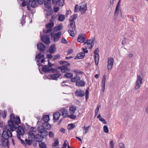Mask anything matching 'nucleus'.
<instances>
[{
  "label": "nucleus",
  "instance_id": "obj_1",
  "mask_svg": "<svg viewBox=\"0 0 148 148\" xmlns=\"http://www.w3.org/2000/svg\"><path fill=\"white\" fill-rule=\"evenodd\" d=\"M6 130L3 131L1 137V143L3 146H8L9 144V141L8 140L9 137L12 136V131H14L16 129L14 127L9 126V125H6L5 126Z\"/></svg>",
  "mask_w": 148,
  "mask_h": 148
},
{
  "label": "nucleus",
  "instance_id": "obj_2",
  "mask_svg": "<svg viewBox=\"0 0 148 148\" xmlns=\"http://www.w3.org/2000/svg\"><path fill=\"white\" fill-rule=\"evenodd\" d=\"M10 120L8 121V124L9 126L12 127H14L16 129L19 126L18 124L21 123L20 118L18 116H16L15 117L14 115L11 114L10 115Z\"/></svg>",
  "mask_w": 148,
  "mask_h": 148
},
{
  "label": "nucleus",
  "instance_id": "obj_3",
  "mask_svg": "<svg viewBox=\"0 0 148 148\" xmlns=\"http://www.w3.org/2000/svg\"><path fill=\"white\" fill-rule=\"evenodd\" d=\"M70 23L68 26V27L70 29L68 30L69 33L70 35L73 37L74 36V32H76V26L75 21H69Z\"/></svg>",
  "mask_w": 148,
  "mask_h": 148
},
{
  "label": "nucleus",
  "instance_id": "obj_4",
  "mask_svg": "<svg viewBox=\"0 0 148 148\" xmlns=\"http://www.w3.org/2000/svg\"><path fill=\"white\" fill-rule=\"evenodd\" d=\"M37 131L38 133L43 136H46L48 134V132L41 125H38L37 128Z\"/></svg>",
  "mask_w": 148,
  "mask_h": 148
},
{
  "label": "nucleus",
  "instance_id": "obj_5",
  "mask_svg": "<svg viewBox=\"0 0 148 148\" xmlns=\"http://www.w3.org/2000/svg\"><path fill=\"white\" fill-rule=\"evenodd\" d=\"M95 38H93L88 40L85 42L84 45H86V47L88 49H91L92 48L95 43Z\"/></svg>",
  "mask_w": 148,
  "mask_h": 148
},
{
  "label": "nucleus",
  "instance_id": "obj_6",
  "mask_svg": "<svg viewBox=\"0 0 148 148\" xmlns=\"http://www.w3.org/2000/svg\"><path fill=\"white\" fill-rule=\"evenodd\" d=\"M48 64H49V66H47V65H44L43 66L42 68V71L45 72L46 73H49L51 71H52L53 72H55L56 70L54 69H51L49 68L51 66V65H53V64H51L50 63L49 60H48Z\"/></svg>",
  "mask_w": 148,
  "mask_h": 148
},
{
  "label": "nucleus",
  "instance_id": "obj_7",
  "mask_svg": "<svg viewBox=\"0 0 148 148\" xmlns=\"http://www.w3.org/2000/svg\"><path fill=\"white\" fill-rule=\"evenodd\" d=\"M61 35V32H59L56 33L54 32L51 33V38H53L54 41L55 42H57L60 39Z\"/></svg>",
  "mask_w": 148,
  "mask_h": 148
},
{
  "label": "nucleus",
  "instance_id": "obj_8",
  "mask_svg": "<svg viewBox=\"0 0 148 148\" xmlns=\"http://www.w3.org/2000/svg\"><path fill=\"white\" fill-rule=\"evenodd\" d=\"M143 79L139 75H137V80L135 86V89L136 90L138 89L140 87L142 83Z\"/></svg>",
  "mask_w": 148,
  "mask_h": 148
},
{
  "label": "nucleus",
  "instance_id": "obj_9",
  "mask_svg": "<svg viewBox=\"0 0 148 148\" xmlns=\"http://www.w3.org/2000/svg\"><path fill=\"white\" fill-rule=\"evenodd\" d=\"M54 24L53 22L51 23H48L46 25V27L47 30H43V33L48 34L52 30V29L54 26Z\"/></svg>",
  "mask_w": 148,
  "mask_h": 148
},
{
  "label": "nucleus",
  "instance_id": "obj_10",
  "mask_svg": "<svg viewBox=\"0 0 148 148\" xmlns=\"http://www.w3.org/2000/svg\"><path fill=\"white\" fill-rule=\"evenodd\" d=\"M18 130L17 132V137L18 139L20 140L21 139L20 135H23L24 133V130L23 127L21 126H19L18 127Z\"/></svg>",
  "mask_w": 148,
  "mask_h": 148
},
{
  "label": "nucleus",
  "instance_id": "obj_11",
  "mask_svg": "<svg viewBox=\"0 0 148 148\" xmlns=\"http://www.w3.org/2000/svg\"><path fill=\"white\" fill-rule=\"evenodd\" d=\"M99 51L98 48L96 49L94 52V59L95 60V62L96 65H97L99 61Z\"/></svg>",
  "mask_w": 148,
  "mask_h": 148
},
{
  "label": "nucleus",
  "instance_id": "obj_12",
  "mask_svg": "<svg viewBox=\"0 0 148 148\" xmlns=\"http://www.w3.org/2000/svg\"><path fill=\"white\" fill-rule=\"evenodd\" d=\"M80 6L79 10L81 12L82 14H84L87 10V4L85 2H82Z\"/></svg>",
  "mask_w": 148,
  "mask_h": 148
},
{
  "label": "nucleus",
  "instance_id": "obj_13",
  "mask_svg": "<svg viewBox=\"0 0 148 148\" xmlns=\"http://www.w3.org/2000/svg\"><path fill=\"white\" fill-rule=\"evenodd\" d=\"M48 122H42V120L41 119L40 121H38L37 123H42L41 125L44 128L47 130H49L51 128V125L48 123Z\"/></svg>",
  "mask_w": 148,
  "mask_h": 148
},
{
  "label": "nucleus",
  "instance_id": "obj_14",
  "mask_svg": "<svg viewBox=\"0 0 148 148\" xmlns=\"http://www.w3.org/2000/svg\"><path fill=\"white\" fill-rule=\"evenodd\" d=\"M42 40L43 42L46 44H49L50 41L49 36L47 35H44L41 37Z\"/></svg>",
  "mask_w": 148,
  "mask_h": 148
},
{
  "label": "nucleus",
  "instance_id": "obj_15",
  "mask_svg": "<svg viewBox=\"0 0 148 148\" xmlns=\"http://www.w3.org/2000/svg\"><path fill=\"white\" fill-rule=\"evenodd\" d=\"M114 60L112 58H108L107 68L108 70H111L113 66Z\"/></svg>",
  "mask_w": 148,
  "mask_h": 148
},
{
  "label": "nucleus",
  "instance_id": "obj_16",
  "mask_svg": "<svg viewBox=\"0 0 148 148\" xmlns=\"http://www.w3.org/2000/svg\"><path fill=\"white\" fill-rule=\"evenodd\" d=\"M75 94L77 97H82L84 95L85 92L83 90L78 89L76 90Z\"/></svg>",
  "mask_w": 148,
  "mask_h": 148
},
{
  "label": "nucleus",
  "instance_id": "obj_17",
  "mask_svg": "<svg viewBox=\"0 0 148 148\" xmlns=\"http://www.w3.org/2000/svg\"><path fill=\"white\" fill-rule=\"evenodd\" d=\"M52 3L54 5H57L60 6H63L64 2V0H52Z\"/></svg>",
  "mask_w": 148,
  "mask_h": 148
},
{
  "label": "nucleus",
  "instance_id": "obj_18",
  "mask_svg": "<svg viewBox=\"0 0 148 148\" xmlns=\"http://www.w3.org/2000/svg\"><path fill=\"white\" fill-rule=\"evenodd\" d=\"M59 69H60L62 73H67L70 71V69L68 67L65 66H62L59 67Z\"/></svg>",
  "mask_w": 148,
  "mask_h": 148
},
{
  "label": "nucleus",
  "instance_id": "obj_19",
  "mask_svg": "<svg viewBox=\"0 0 148 148\" xmlns=\"http://www.w3.org/2000/svg\"><path fill=\"white\" fill-rule=\"evenodd\" d=\"M37 49L41 51H44L46 49V47L42 43L40 42L37 45Z\"/></svg>",
  "mask_w": 148,
  "mask_h": 148
},
{
  "label": "nucleus",
  "instance_id": "obj_20",
  "mask_svg": "<svg viewBox=\"0 0 148 148\" xmlns=\"http://www.w3.org/2000/svg\"><path fill=\"white\" fill-rule=\"evenodd\" d=\"M35 137V140L36 141L39 143L41 142L42 140L43 139L45 136H42L41 134H38L36 135Z\"/></svg>",
  "mask_w": 148,
  "mask_h": 148
},
{
  "label": "nucleus",
  "instance_id": "obj_21",
  "mask_svg": "<svg viewBox=\"0 0 148 148\" xmlns=\"http://www.w3.org/2000/svg\"><path fill=\"white\" fill-rule=\"evenodd\" d=\"M29 135L28 136V139L32 141H34L35 140V134L32 132V131H29L28 132Z\"/></svg>",
  "mask_w": 148,
  "mask_h": 148
},
{
  "label": "nucleus",
  "instance_id": "obj_22",
  "mask_svg": "<svg viewBox=\"0 0 148 148\" xmlns=\"http://www.w3.org/2000/svg\"><path fill=\"white\" fill-rule=\"evenodd\" d=\"M85 39L86 38L84 34L79 35L78 36L77 40L78 42L82 43L85 41Z\"/></svg>",
  "mask_w": 148,
  "mask_h": 148
},
{
  "label": "nucleus",
  "instance_id": "obj_23",
  "mask_svg": "<svg viewBox=\"0 0 148 148\" xmlns=\"http://www.w3.org/2000/svg\"><path fill=\"white\" fill-rule=\"evenodd\" d=\"M106 80V75H104L102 80L101 87H102V90L104 92L105 89V83Z\"/></svg>",
  "mask_w": 148,
  "mask_h": 148
},
{
  "label": "nucleus",
  "instance_id": "obj_24",
  "mask_svg": "<svg viewBox=\"0 0 148 148\" xmlns=\"http://www.w3.org/2000/svg\"><path fill=\"white\" fill-rule=\"evenodd\" d=\"M59 112L60 113H62V115L64 117H66L68 114V111L64 108L61 109Z\"/></svg>",
  "mask_w": 148,
  "mask_h": 148
},
{
  "label": "nucleus",
  "instance_id": "obj_25",
  "mask_svg": "<svg viewBox=\"0 0 148 148\" xmlns=\"http://www.w3.org/2000/svg\"><path fill=\"white\" fill-rule=\"evenodd\" d=\"M76 110V108L75 106L72 105L69 108V110L70 114H74Z\"/></svg>",
  "mask_w": 148,
  "mask_h": 148
},
{
  "label": "nucleus",
  "instance_id": "obj_26",
  "mask_svg": "<svg viewBox=\"0 0 148 148\" xmlns=\"http://www.w3.org/2000/svg\"><path fill=\"white\" fill-rule=\"evenodd\" d=\"M85 56V53L84 52H81L80 53L78 54L74 59L75 60H77V59H82Z\"/></svg>",
  "mask_w": 148,
  "mask_h": 148
},
{
  "label": "nucleus",
  "instance_id": "obj_27",
  "mask_svg": "<svg viewBox=\"0 0 148 148\" xmlns=\"http://www.w3.org/2000/svg\"><path fill=\"white\" fill-rule=\"evenodd\" d=\"M56 47L55 45H52L50 46L49 49V52L51 54L54 53L56 50Z\"/></svg>",
  "mask_w": 148,
  "mask_h": 148
},
{
  "label": "nucleus",
  "instance_id": "obj_28",
  "mask_svg": "<svg viewBox=\"0 0 148 148\" xmlns=\"http://www.w3.org/2000/svg\"><path fill=\"white\" fill-rule=\"evenodd\" d=\"M61 114L60 112H56L54 113L53 119L54 120H57L59 119Z\"/></svg>",
  "mask_w": 148,
  "mask_h": 148
},
{
  "label": "nucleus",
  "instance_id": "obj_29",
  "mask_svg": "<svg viewBox=\"0 0 148 148\" xmlns=\"http://www.w3.org/2000/svg\"><path fill=\"white\" fill-rule=\"evenodd\" d=\"M61 75L60 73H58L52 75L50 77V79L53 80H57V78L59 77Z\"/></svg>",
  "mask_w": 148,
  "mask_h": 148
},
{
  "label": "nucleus",
  "instance_id": "obj_30",
  "mask_svg": "<svg viewBox=\"0 0 148 148\" xmlns=\"http://www.w3.org/2000/svg\"><path fill=\"white\" fill-rule=\"evenodd\" d=\"M80 79V77L79 76H76L73 78H72L71 79V81L73 82H75L76 84L77 82H78L79 80Z\"/></svg>",
  "mask_w": 148,
  "mask_h": 148
},
{
  "label": "nucleus",
  "instance_id": "obj_31",
  "mask_svg": "<svg viewBox=\"0 0 148 148\" xmlns=\"http://www.w3.org/2000/svg\"><path fill=\"white\" fill-rule=\"evenodd\" d=\"M49 117V116L48 115L43 116L42 119H41L42 120V122H48L50 120Z\"/></svg>",
  "mask_w": 148,
  "mask_h": 148
},
{
  "label": "nucleus",
  "instance_id": "obj_32",
  "mask_svg": "<svg viewBox=\"0 0 148 148\" xmlns=\"http://www.w3.org/2000/svg\"><path fill=\"white\" fill-rule=\"evenodd\" d=\"M85 83L83 80H79V81L76 84V86L79 87L83 86L85 85Z\"/></svg>",
  "mask_w": 148,
  "mask_h": 148
},
{
  "label": "nucleus",
  "instance_id": "obj_33",
  "mask_svg": "<svg viewBox=\"0 0 148 148\" xmlns=\"http://www.w3.org/2000/svg\"><path fill=\"white\" fill-rule=\"evenodd\" d=\"M77 14H75L71 16L69 19V21H75L74 20H76L77 18Z\"/></svg>",
  "mask_w": 148,
  "mask_h": 148
},
{
  "label": "nucleus",
  "instance_id": "obj_34",
  "mask_svg": "<svg viewBox=\"0 0 148 148\" xmlns=\"http://www.w3.org/2000/svg\"><path fill=\"white\" fill-rule=\"evenodd\" d=\"M62 25H60L54 27L53 29V30L54 32H57L61 30L62 29Z\"/></svg>",
  "mask_w": 148,
  "mask_h": 148
},
{
  "label": "nucleus",
  "instance_id": "obj_35",
  "mask_svg": "<svg viewBox=\"0 0 148 148\" xmlns=\"http://www.w3.org/2000/svg\"><path fill=\"white\" fill-rule=\"evenodd\" d=\"M59 63L61 65L62 64L63 65V66H65L66 67L70 65V64L69 63L63 60L60 61L59 62Z\"/></svg>",
  "mask_w": 148,
  "mask_h": 148
},
{
  "label": "nucleus",
  "instance_id": "obj_36",
  "mask_svg": "<svg viewBox=\"0 0 148 148\" xmlns=\"http://www.w3.org/2000/svg\"><path fill=\"white\" fill-rule=\"evenodd\" d=\"M38 4L37 0H34L32 2L31 6L32 8H34Z\"/></svg>",
  "mask_w": 148,
  "mask_h": 148
},
{
  "label": "nucleus",
  "instance_id": "obj_37",
  "mask_svg": "<svg viewBox=\"0 0 148 148\" xmlns=\"http://www.w3.org/2000/svg\"><path fill=\"white\" fill-rule=\"evenodd\" d=\"M39 145L40 148H47V146L45 143L43 142L39 143Z\"/></svg>",
  "mask_w": 148,
  "mask_h": 148
},
{
  "label": "nucleus",
  "instance_id": "obj_38",
  "mask_svg": "<svg viewBox=\"0 0 148 148\" xmlns=\"http://www.w3.org/2000/svg\"><path fill=\"white\" fill-rule=\"evenodd\" d=\"M64 76L66 78H70L72 77L73 75L72 73L67 72L64 75Z\"/></svg>",
  "mask_w": 148,
  "mask_h": 148
},
{
  "label": "nucleus",
  "instance_id": "obj_39",
  "mask_svg": "<svg viewBox=\"0 0 148 148\" xmlns=\"http://www.w3.org/2000/svg\"><path fill=\"white\" fill-rule=\"evenodd\" d=\"M90 127V126H88L87 127H86L85 126H84L83 128L84 129V130H85V132L83 133V134H86L89 131V129Z\"/></svg>",
  "mask_w": 148,
  "mask_h": 148
},
{
  "label": "nucleus",
  "instance_id": "obj_40",
  "mask_svg": "<svg viewBox=\"0 0 148 148\" xmlns=\"http://www.w3.org/2000/svg\"><path fill=\"white\" fill-rule=\"evenodd\" d=\"M65 19V16L64 15L62 14L60 15L58 18V20L60 21H62Z\"/></svg>",
  "mask_w": 148,
  "mask_h": 148
},
{
  "label": "nucleus",
  "instance_id": "obj_41",
  "mask_svg": "<svg viewBox=\"0 0 148 148\" xmlns=\"http://www.w3.org/2000/svg\"><path fill=\"white\" fill-rule=\"evenodd\" d=\"M75 127V125L73 123H71L68 125L67 128L69 130H71L74 128Z\"/></svg>",
  "mask_w": 148,
  "mask_h": 148
},
{
  "label": "nucleus",
  "instance_id": "obj_42",
  "mask_svg": "<svg viewBox=\"0 0 148 148\" xmlns=\"http://www.w3.org/2000/svg\"><path fill=\"white\" fill-rule=\"evenodd\" d=\"M45 6L46 8H48V9L51 8V6L50 2H46L45 4Z\"/></svg>",
  "mask_w": 148,
  "mask_h": 148
},
{
  "label": "nucleus",
  "instance_id": "obj_43",
  "mask_svg": "<svg viewBox=\"0 0 148 148\" xmlns=\"http://www.w3.org/2000/svg\"><path fill=\"white\" fill-rule=\"evenodd\" d=\"M120 10L119 8H116L114 14L115 16H116L118 15Z\"/></svg>",
  "mask_w": 148,
  "mask_h": 148
},
{
  "label": "nucleus",
  "instance_id": "obj_44",
  "mask_svg": "<svg viewBox=\"0 0 148 148\" xmlns=\"http://www.w3.org/2000/svg\"><path fill=\"white\" fill-rule=\"evenodd\" d=\"M104 131L106 133H108L109 132V130L107 125H104L103 127Z\"/></svg>",
  "mask_w": 148,
  "mask_h": 148
},
{
  "label": "nucleus",
  "instance_id": "obj_45",
  "mask_svg": "<svg viewBox=\"0 0 148 148\" xmlns=\"http://www.w3.org/2000/svg\"><path fill=\"white\" fill-rule=\"evenodd\" d=\"M25 143H26L28 145H30L32 143V141L31 140H28L27 139H26L25 140Z\"/></svg>",
  "mask_w": 148,
  "mask_h": 148
},
{
  "label": "nucleus",
  "instance_id": "obj_46",
  "mask_svg": "<svg viewBox=\"0 0 148 148\" xmlns=\"http://www.w3.org/2000/svg\"><path fill=\"white\" fill-rule=\"evenodd\" d=\"M68 145V141L66 140L64 141V144H63L62 148H66Z\"/></svg>",
  "mask_w": 148,
  "mask_h": 148
},
{
  "label": "nucleus",
  "instance_id": "obj_47",
  "mask_svg": "<svg viewBox=\"0 0 148 148\" xmlns=\"http://www.w3.org/2000/svg\"><path fill=\"white\" fill-rule=\"evenodd\" d=\"M99 120L102 122V123L104 124H106L107 123L106 120L102 118H99Z\"/></svg>",
  "mask_w": 148,
  "mask_h": 148
},
{
  "label": "nucleus",
  "instance_id": "obj_48",
  "mask_svg": "<svg viewBox=\"0 0 148 148\" xmlns=\"http://www.w3.org/2000/svg\"><path fill=\"white\" fill-rule=\"evenodd\" d=\"M68 117L71 118L72 119H75L76 118V116L75 115H73V114H71V115H68Z\"/></svg>",
  "mask_w": 148,
  "mask_h": 148
},
{
  "label": "nucleus",
  "instance_id": "obj_49",
  "mask_svg": "<svg viewBox=\"0 0 148 148\" xmlns=\"http://www.w3.org/2000/svg\"><path fill=\"white\" fill-rule=\"evenodd\" d=\"M60 57V54H57L56 55H55L54 57L53 58V60H56Z\"/></svg>",
  "mask_w": 148,
  "mask_h": 148
},
{
  "label": "nucleus",
  "instance_id": "obj_50",
  "mask_svg": "<svg viewBox=\"0 0 148 148\" xmlns=\"http://www.w3.org/2000/svg\"><path fill=\"white\" fill-rule=\"evenodd\" d=\"M49 136L50 137L53 138L54 137V135L53 133L51 131L49 132Z\"/></svg>",
  "mask_w": 148,
  "mask_h": 148
},
{
  "label": "nucleus",
  "instance_id": "obj_51",
  "mask_svg": "<svg viewBox=\"0 0 148 148\" xmlns=\"http://www.w3.org/2000/svg\"><path fill=\"white\" fill-rule=\"evenodd\" d=\"M86 100H87V99L88 98V94H89V91L88 89H87L86 90Z\"/></svg>",
  "mask_w": 148,
  "mask_h": 148
},
{
  "label": "nucleus",
  "instance_id": "obj_52",
  "mask_svg": "<svg viewBox=\"0 0 148 148\" xmlns=\"http://www.w3.org/2000/svg\"><path fill=\"white\" fill-rule=\"evenodd\" d=\"M28 3V2H26L25 0H24L22 3L21 5L22 7H24L27 5Z\"/></svg>",
  "mask_w": 148,
  "mask_h": 148
},
{
  "label": "nucleus",
  "instance_id": "obj_53",
  "mask_svg": "<svg viewBox=\"0 0 148 148\" xmlns=\"http://www.w3.org/2000/svg\"><path fill=\"white\" fill-rule=\"evenodd\" d=\"M74 72L75 73L80 74H82L83 73V72L82 71L77 69L75 70H74Z\"/></svg>",
  "mask_w": 148,
  "mask_h": 148
},
{
  "label": "nucleus",
  "instance_id": "obj_54",
  "mask_svg": "<svg viewBox=\"0 0 148 148\" xmlns=\"http://www.w3.org/2000/svg\"><path fill=\"white\" fill-rule=\"evenodd\" d=\"M79 8V6L78 5H76L75 6V9L74 10L75 12H77L78 11Z\"/></svg>",
  "mask_w": 148,
  "mask_h": 148
},
{
  "label": "nucleus",
  "instance_id": "obj_55",
  "mask_svg": "<svg viewBox=\"0 0 148 148\" xmlns=\"http://www.w3.org/2000/svg\"><path fill=\"white\" fill-rule=\"evenodd\" d=\"M119 148H125V146L123 143H121L119 145Z\"/></svg>",
  "mask_w": 148,
  "mask_h": 148
},
{
  "label": "nucleus",
  "instance_id": "obj_56",
  "mask_svg": "<svg viewBox=\"0 0 148 148\" xmlns=\"http://www.w3.org/2000/svg\"><path fill=\"white\" fill-rule=\"evenodd\" d=\"M59 144V141L58 140H56L53 143V145L54 146H56Z\"/></svg>",
  "mask_w": 148,
  "mask_h": 148
},
{
  "label": "nucleus",
  "instance_id": "obj_57",
  "mask_svg": "<svg viewBox=\"0 0 148 148\" xmlns=\"http://www.w3.org/2000/svg\"><path fill=\"white\" fill-rule=\"evenodd\" d=\"M36 129L35 127H32L31 130L29 131H32V132L34 133L36 132Z\"/></svg>",
  "mask_w": 148,
  "mask_h": 148
},
{
  "label": "nucleus",
  "instance_id": "obj_58",
  "mask_svg": "<svg viewBox=\"0 0 148 148\" xmlns=\"http://www.w3.org/2000/svg\"><path fill=\"white\" fill-rule=\"evenodd\" d=\"M7 114V111L5 110H4L3 112V113L2 114L3 117L4 119L6 117Z\"/></svg>",
  "mask_w": 148,
  "mask_h": 148
},
{
  "label": "nucleus",
  "instance_id": "obj_59",
  "mask_svg": "<svg viewBox=\"0 0 148 148\" xmlns=\"http://www.w3.org/2000/svg\"><path fill=\"white\" fill-rule=\"evenodd\" d=\"M41 58V53H38L36 56V59H37V60H38V59H39Z\"/></svg>",
  "mask_w": 148,
  "mask_h": 148
},
{
  "label": "nucleus",
  "instance_id": "obj_60",
  "mask_svg": "<svg viewBox=\"0 0 148 148\" xmlns=\"http://www.w3.org/2000/svg\"><path fill=\"white\" fill-rule=\"evenodd\" d=\"M62 43H64V44H66V43H67V41H66V40L64 38H63L62 39Z\"/></svg>",
  "mask_w": 148,
  "mask_h": 148
},
{
  "label": "nucleus",
  "instance_id": "obj_61",
  "mask_svg": "<svg viewBox=\"0 0 148 148\" xmlns=\"http://www.w3.org/2000/svg\"><path fill=\"white\" fill-rule=\"evenodd\" d=\"M111 148H113L114 146V144L113 141H111L110 142Z\"/></svg>",
  "mask_w": 148,
  "mask_h": 148
},
{
  "label": "nucleus",
  "instance_id": "obj_62",
  "mask_svg": "<svg viewBox=\"0 0 148 148\" xmlns=\"http://www.w3.org/2000/svg\"><path fill=\"white\" fill-rule=\"evenodd\" d=\"M86 48L85 49L84 48H82V49H83V51L84 52V53H87L88 52V51L87 49V48L86 47Z\"/></svg>",
  "mask_w": 148,
  "mask_h": 148
},
{
  "label": "nucleus",
  "instance_id": "obj_63",
  "mask_svg": "<svg viewBox=\"0 0 148 148\" xmlns=\"http://www.w3.org/2000/svg\"><path fill=\"white\" fill-rule=\"evenodd\" d=\"M38 4L40 5L42 4L44 2V0H37Z\"/></svg>",
  "mask_w": 148,
  "mask_h": 148
},
{
  "label": "nucleus",
  "instance_id": "obj_64",
  "mask_svg": "<svg viewBox=\"0 0 148 148\" xmlns=\"http://www.w3.org/2000/svg\"><path fill=\"white\" fill-rule=\"evenodd\" d=\"M59 9V7H55L54 8V11L55 12H57Z\"/></svg>",
  "mask_w": 148,
  "mask_h": 148
}]
</instances>
